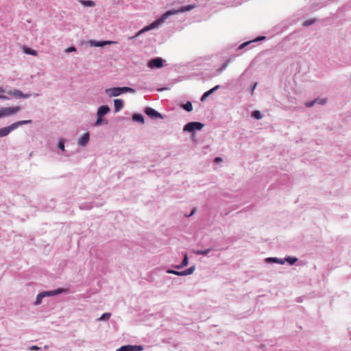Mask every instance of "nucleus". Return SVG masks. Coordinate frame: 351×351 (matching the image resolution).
Listing matches in <instances>:
<instances>
[{
	"label": "nucleus",
	"mask_w": 351,
	"mask_h": 351,
	"mask_svg": "<svg viewBox=\"0 0 351 351\" xmlns=\"http://www.w3.org/2000/svg\"><path fill=\"white\" fill-rule=\"evenodd\" d=\"M126 93H135L136 90L134 88L123 86V87H112L106 88L105 90V93L109 97H118L121 95V94Z\"/></svg>",
	"instance_id": "f03ea898"
},
{
	"label": "nucleus",
	"mask_w": 351,
	"mask_h": 351,
	"mask_svg": "<svg viewBox=\"0 0 351 351\" xmlns=\"http://www.w3.org/2000/svg\"><path fill=\"white\" fill-rule=\"evenodd\" d=\"M211 251V248H208L205 250H197L195 252L197 255H207Z\"/></svg>",
	"instance_id": "b1692460"
},
{
	"label": "nucleus",
	"mask_w": 351,
	"mask_h": 351,
	"mask_svg": "<svg viewBox=\"0 0 351 351\" xmlns=\"http://www.w3.org/2000/svg\"><path fill=\"white\" fill-rule=\"evenodd\" d=\"M229 63H230V60H226V61L223 63V64L222 65V66H221V69H220V70H221V71H222V70L226 69V67L228 66V65L229 64Z\"/></svg>",
	"instance_id": "4c0bfd02"
},
{
	"label": "nucleus",
	"mask_w": 351,
	"mask_h": 351,
	"mask_svg": "<svg viewBox=\"0 0 351 351\" xmlns=\"http://www.w3.org/2000/svg\"><path fill=\"white\" fill-rule=\"evenodd\" d=\"M189 264V259L186 253L184 254V258L181 263V267H186Z\"/></svg>",
	"instance_id": "c756f323"
},
{
	"label": "nucleus",
	"mask_w": 351,
	"mask_h": 351,
	"mask_svg": "<svg viewBox=\"0 0 351 351\" xmlns=\"http://www.w3.org/2000/svg\"><path fill=\"white\" fill-rule=\"evenodd\" d=\"M284 260H285V263L287 262L291 265H294L298 261V258L296 257H291V256H288L287 258H284Z\"/></svg>",
	"instance_id": "412c9836"
},
{
	"label": "nucleus",
	"mask_w": 351,
	"mask_h": 351,
	"mask_svg": "<svg viewBox=\"0 0 351 351\" xmlns=\"http://www.w3.org/2000/svg\"><path fill=\"white\" fill-rule=\"evenodd\" d=\"M90 140V135L88 132L84 134L78 140V145L84 147L86 146Z\"/></svg>",
	"instance_id": "9d476101"
},
{
	"label": "nucleus",
	"mask_w": 351,
	"mask_h": 351,
	"mask_svg": "<svg viewBox=\"0 0 351 351\" xmlns=\"http://www.w3.org/2000/svg\"><path fill=\"white\" fill-rule=\"evenodd\" d=\"M40 348L38 347L37 346H32L29 348L30 350H38Z\"/></svg>",
	"instance_id": "58836bf2"
},
{
	"label": "nucleus",
	"mask_w": 351,
	"mask_h": 351,
	"mask_svg": "<svg viewBox=\"0 0 351 351\" xmlns=\"http://www.w3.org/2000/svg\"><path fill=\"white\" fill-rule=\"evenodd\" d=\"M21 110L20 106L14 107H3L0 108V119L8 117L16 114Z\"/></svg>",
	"instance_id": "20e7f679"
},
{
	"label": "nucleus",
	"mask_w": 351,
	"mask_h": 351,
	"mask_svg": "<svg viewBox=\"0 0 351 351\" xmlns=\"http://www.w3.org/2000/svg\"><path fill=\"white\" fill-rule=\"evenodd\" d=\"M317 99V104H319V105H322V106H324L326 102H327V99Z\"/></svg>",
	"instance_id": "e433bc0d"
},
{
	"label": "nucleus",
	"mask_w": 351,
	"mask_h": 351,
	"mask_svg": "<svg viewBox=\"0 0 351 351\" xmlns=\"http://www.w3.org/2000/svg\"><path fill=\"white\" fill-rule=\"evenodd\" d=\"M5 90H4V88L3 87H0V93H5Z\"/></svg>",
	"instance_id": "c03bdc74"
},
{
	"label": "nucleus",
	"mask_w": 351,
	"mask_h": 351,
	"mask_svg": "<svg viewBox=\"0 0 351 351\" xmlns=\"http://www.w3.org/2000/svg\"><path fill=\"white\" fill-rule=\"evenodd\" d=\"M145 112L147 116H149L152 119H156L163 118L162 115L160 113H159L158 112H157L156 110L150 107L145 108Z\"/></svg>",
	"instance_id": "423d86ee"
},
{
	"label": "nucleus",
	"mask_w": 351,
	"mask_h": 351,
	"mask_svg": "<svg viewBox=\"0 0 351 351\" xmlns=\"http://www.w3.org/2000/svg\"><path fill=\"white\" fill-rule=\"evenodd\" d=\"M89 43L93 47H104L105 45H112L116 43L114 41L106 40V41H97L91 40Z\"/></svg>",
	"instance_id": "1a4fd4ad"
},
{
	"label": "nucleus",
	"mask_w": 351,
	"mask_h": 351,
	"mask_svg": "<svg viewBox=\"0 0 351 351\" xmlns=\"http://www.w3.org/2000/svg\"><path fill=\"white\" fill-rule=\"evenodd\" d=\"M215 160H216V161H221V159L220 158H218V157H217V158H215Z\"/></svg>",
	"instance_id": "de8ad7c7"
},
{
	"label": "nucleus",
	"mask_w": 351,
	"mask_h": 351,
	"mask_svg": "<svg viewBox=\"0 0 351 351\" xmlns=\"http://www.w3.org/2000/svg\"><path fill=\"white\" fill-rule=\"evenodd\" d=\"M34 96H38V93L34 94Z\"/></svg>",
	"instance_id": "8fccbe9b"
},
{
	"label": "nucleus",
	"mask_w": 351,
	"mask_h": 351,
	"mask_svg": "<svg viewBox=\"0 0 351 351\" xmlns=\"http://www.w3.org/2000/svg\"><path fill=\"white\" fill-rule=\"evenodd\" d=\"M219 88H220V86L219 85H217L215 87H213V88H211L210 90H212V92L213 93L215 90H218Z\"/></svg>",
	"instance_id": "a19ab883"
},
{
	"label": "nucleus",
	"mask_w": 351,
	"mask_h": 351,
	"mask_svg": "<svg viewBox=\"0 0 351 351\" xmlns=\"http://www.w3.org/2000/svg\"><path fill=\"white\" fill-rule=\"evenodd\" d=\"M163 66V60L161 58L152 59L148 62V66L150 68H161Z\"/></svg>",
	"instance_id": "0eeeda50"
},
{
	"label": "nucleus",
	"mask_w": 351,
	"mask_h": 351,
	"mask_svg": "<svg viewBox=\"0 0 351 351\" xmlns=\"http://www.w3.org/2000/svg\"><path fill=\"white\" fill-rule=\"evenodd\" d=\"M125 347H126L127 351H141L143 350V348L141 346L126 345Z\"/></svg>",
	"instance_id": "dca6fc26"
},
{
	"label": "nucleus",
	"mask_w": 351,
	"mask_h": 351,
	"mask_svg": "<svg viewBox=\"0 0 351 351\" xmlns=\"http://www.w3.org/2000/svg\"><path fill=\"white\" fill-rule=\"evenodd\" d=\"M261 40H263V36H260L258 37H257L256 38L252 40H250V41H247V42H245L243 43H242L241 45H240L238 47V49H242L243 48H245V47L248 46V45H250L252 44H254L256 42H258V41H261Z\"/></svg>",
	"instance_id": "9b49d317"
},
{
	"label": "nucleus",
	"mask_w": 351,
	"mask_h": 351,
	"mask_svg": "<svg viewBox=\"0 0 351 351\" xmlns=\"http://www.w3.org/2000/svg\"><path fill=\"white\" fill-rule=\"evenodd\" d=\"M49 346H44V350H47L49 349Z\"/></svg>",
	"instance_id": "49530a36"
},
{
	"label": "nucleus",
	"mask_w": 351,
	"mask_h": 351,
	"mask_svg": "<svg viewBox=\"0 0 351 351\" xmlns=\"http://www.w3.org/2000/svg\"><path fill=\"white\" fill-rule=\"evenodd\" d=\"M195 212V209H193L190 215H188V217L192 216Z\"/></svg>",
	"instance_id": "a18cd8bd"
},
{
	"label": "nucleus",
	"mask_w": 351,
	"mask_h": 351,
	"mask_svg": "<svg viewBox=\"0 0 351 351\" xmlns=\"http://www.w3.org/2000/svg\"><path fill=\"white\" fill-rule=\"evenodd\" d=\"M317 99H314L311 101L305 103V106L307 108L312 107L314 104H317Z\"/></svg>",
	"instance_id": "72a5a7b5"
},
{
	"label": "nucleus",
	"mask_w": 351,
	"mask_h": 351,
	"mask_svg": "<svg viewBox=\"0 0 351 351\" xmlns=\"http://www.w3.org/2000/svg\"><path fill=\"white\" fill-rule=\"evenodd\" d=\"M116 351H127L125 346H123L121 348H118Z\"/></svg>",
	"instance_id": "ea45409f"
},
{
	"label": "nucleus",
	"mask_w": 351,
	"mask_h": 351,
	"mask_svg": "<svg viewBox=\"0 0 351 351\" xmlns=\"http://www.w3.org/2000/svg\"><path fill=\"white\" fill-rule=\"evenodd\" d=\"M204 127V124L200 122H189L186 124L183 128L184 132H191L196 130H201Z\"/></svg>",
	"instance_id": "39448f33"
},
{
	"label": "nucleus",
	"mask_w": 351,
	"mask_h": 351,
	"mask_svg": "<svg viewBox=\"0 0 351 351\" xmlns=\"http://www.w3.org/2000/svg\"><path fill=\"white\" fill-rule=\"evenodd\" d=\"M183 108L187 112H191L193 110V106L191 102L187 101L184 106Z\"/></svg>",
	"instance_id": "a878e982"
},
{
	"label": "nucleus",
	"mask_w": 351,
	"mask_h": 351,
	"mask_svg": "<svg viewBox=\"0 0 351 351\" xmlns=\"http://www.w3.org/2000/svg\"><path fill=\"white\" fill-rule=\"evenodd\" d=\"M114 112H118L123 108V101L120 99H114Z\"/></svg>",
	"instance_id": "ddd939ff"
},
{
	"label": "nucleus",
	"mask_w": 351,
	"mask_h": 351,
	"mask_svg": "<svg viewBox=\"0 0 351 351\" xmlns=\"http://www.w3.org/2000/svg\"><path fill=\"white\" fill-rule=\"evenodd\" d=\"M58 147L62 151H64V140L63 138H60L58 143Z\"/></svg>",
	"instance_id": "7c9ffc66"
},
{
	"label": "nucleus",
	"mask_w": 351,
	"mask_h": 351,
	"mask_svg": "<svg viewBox=\"0 0 351 351\" xmlns=\"http://www.w3.org/2000/svg\"><path fill=\"white\" fill-rule=\"evenodd\" d=\"M315 22V20L314 19H310V20H307V21H305L303 23V25L304 27H308L312 24H313Z\"/></svg>",
	"instance_id": "f704fd0d"
},
{
	"label": "nucleus",
	"mask_w": 351,
	"mask_h": 351,
	"mask_svg": "<svg viewBox=\"0 0 351 351\" xmlns=\"http://www.w3.org/2000/svg\"><path fill=\"white\" fill-rule=\"evenodd\" d=\"M211 94H213V92H212V90L210 89L209 90H208V91L205 92V93L203 94V95L202 96V97H201V99H200V100H201L202 101H205V100L206 99V98H207L208 97H209Z\"/></svg>",
	"instance_id": "cd10ccee"
},
{
	"label": "nucleus",
	"mask_w": 351,
	"mask_h": 351,
	"mask_svg": "<svg viewBox=\"0 0 351 351\" xmlns=\"http://www.w3.org/2000/svg\"><path fill=\"white\" fill-rule=\"evenodd\" d=\"M110 110V109L108 106H101L97 110V115H99V117L101 116L103 117L104 115L108 113Z\"/></svg>",
	"instance_id": "f8f14e48"
},
{
	"label": "nucleus",
	"mask_w": 351,
	"mask_h": 351,
	"mask_svg": "<svg viewBox=\"0 0 351 351\" xmlns=\"http://www.w3.org/2000/svg\"><path fill=\"white\" fill-rule=\"evenodd\" d=\"M287 97L291 104H296L297 103V98L295 95V93L293 95H291L289 92H287Z\"/></svg>",
	"instance_id": "aec40b11"
},
{
	"label": "nucleus",
	"mask_w": 351,
	"mask_h": 351,
	"mask_svg": "<svg viewBox=\"0 0 351 351\" xmlns=\"http://www.w3.org/2000/svg\"><path fill=\"white\" fill-rule=\"evenodd\" d=\"M8 94L12 95L16 98H29L32 94H23L21 90L18 89L11 90L8 92Z\"/></svg>",
	"instance_id": "6e6552de"
},
{
	"label": "nucleus",
	"mask_w": 351,
	"mask_h": 351,
	"mask_svg": "<svg viewBox=\"0 0 351 351\" xmlns=\"http://www.w3.org/2000/svg\"><path fill=\"white\" fill-rule=\"evenodd\" d=\"M24 52L27 54L32 55L34 56H36L38 55L37 51L28 47L24 48Z\"/></svg>",
	"instance_id": "4be33fe9"
},
{
	"label": "nucleus",
	"mask_w": 351,
	"mask_h": 351,
	"mask_svg": "<svg viewBox=\"0 0 351 351\" xmlns=\"http://www.w3.org/2000/svg\"><path fill=\"white\" fill-rule=\"evenodd\" d=\"M93 207L92 204H87V203H83L80 205V208L82 210H88L91 209Z\"/></svg>",
	"instance_id": "bb28decb"
},
{
	"label": "nucleus",
	"mask_w": 351,
	"mask_h": 351,
	"mask_svg": "<svg viewBox=\"0 0 351 351\" xmlns=\"http://www.w3.org/2000/svg\"><path fill=\"white\" fill-rule=\"evenodd\" d=\"M97 121L95 123L96 125H100L102 123L106 124L108 123L107 121H104L102 119V117H101V116L99 117V115H97Z\"/></svg>",
	"instance_id": "c85d7f7f"
},
{
	"label": "nucleus",
	"mask_w": 351,
	"mask_h": 351,
	"mask_svg": "<svg viewBox=\"0 0 351 351\" xmlns=\"http://www.w3.org/2000/svg\"><path fill=\"white\" fill-rule=\"evenodd\" d=\"M47 296H49V293H47V291H43L42 293H40L36 297V299L34 302V305L37 306L41 304L42 300Z\"/></svg>",
	"instance_id": "4468645a"
},
{
	"label": "nucleus",
	"mask_w": 351,
	"mask_h": 351,
	"mask_svg": "<svg viewBox=\"0 0 351 351\" xmlns=\"http://www.w3.org/2000/svg\"><path fill=\"white\" fill-rule=\"evenodd\" d=\"M195 269V267L191 266L189 268H188L187 269L181 271V276L191 275L194 272Z\"/></svg>",
	"instance_id": "a211bd4d"
},
{
	"label": "nucleus",
	"mask_w": 351,
	"mask_h": 351,
	"mask_svg": "<svg viewBox=\"0 0 351 351\" xmlns=\"http://www.w3.org/2000/svg\"><path fill=\"white\" fill-rule=\"evenodd\" d=\"M65 53H69L71 52L76 51V48L75 47H70L65 49Z\"/></svg>",
	"instance_id": "c9c22d12"
},
{
	"label": "nucleus",
	"mask_w": 351,
	"mask_h": 351,
	"mask_svg": "<svg viewBox=\"0 0 351 351\" xmlns=\"http://www.w3.org/2000/svg\"><path fill=\"white\" fill-rule=\"evenodd\" d=\"M64 291L63 289H57L53 291H49L47 293H49V296H53L60 293H62Z\"/></svg>",
	"instance_id": "6ab92c4d"
},
{
	"label": "nucleus",
	"mask_w": 351,
	"mask_h": 351,
	"mask_svg": "<svg viewBox=\"0 0 351 351\" xmlns=\"http://www.w3.org/2000/svg\"><path fill=\"white\" fill-rule=\"evenodd\" d=\"M132 119L134 121L144 123V117L141 114H134L132 116Z\"/></svg>",
	"instance_id": "f3484780"
},
{
	"label": "nucleus",
	"mask_w": 351,
	"mask_h": 351,
	"mask_svg": "<svg viewBox=\"0 0 351 351\" xmlns=\"http://www.w3.org/2000/svg\"><path fill=\"white\" fill-rule=\"evenodd\" d=\"M82 3L85 6L92 7L95 5V2L92 1H82Z\"/></svg>",
	"instance_id": "2f4dec72"
},
{
	"label": "nucleus",
	"mask_w": 351,
	"mask_h": 351,
	"mask_svg": "<svg viewBox=\"0 0 351 351\" xmlns=\"http://www.w3.org/2000/svg\"><path fill=\"white\" fill-rule=\"evenodd\" d=\"M197 5L195 4L192 5H188L185 6H181L179 9H173L167 11L165 13H164L160 18L151 23L149 25H147L143 28L141 30H140L134 36L132 37L131 39L135 38L138 36H139L143 33L149 31L151 29H155L158 27L160 25H161L162 23H164L169 16L172 15H175L181 12H188L191 11L195 8H196Z\"/></svg>",
	"instance_id": "f257e3e1"
},
{
	"label": "nucleus",
	"mask_w": 351,
	"mask_h": 351,
	"mask_svg": "<svg viewBox=\"0 0 351 351\" xmlns=\"http://www.w3.org/2000/svg\"><path fill=\"white\" fill-rule=\"evenodd\" d=\"M0 99H8V97L7 96L0 95Z\"/></svg>",
	"instance_id": "79ce46f5"
},
{
	"label": "nucleus",
	"mask_w": 351,
	"mask_h": 351,
	"mask_svg": "<svg viewBox=\"0 0 351 351\" xmlns=\"http://www.w3.org/2000/svg\"><path fill=\"white\" fill-rule=\"evenodd\" d=\"M173 267L176 268V269H182L184 267H181V264H180V265H175V266H173Z\"/></svg>",
	"instance_id": "37998d69"
},
{
	"label": "nucleus",
	"mask_w": 351,
	"mask_h": 351,
	"mask_svg": "<svg viewBox=\"0 0 351 351\" xmlns=\"http://www.w3.org/2000/svg\"><path fill=\"white\" fill-rule=\"evenodd\" d=\"M110 317H111L110 313H105L100 317H99L97 320V321H107L110 318Z\"/></svg>",
	"instance_id": "5701e85b"
},
{
	"label": "nucleus",
	"mask_w": 351,
	"mask_h": 351,
	"mask_svg": "<svg viewBox=\"0 0 351 351\" xmlns=\"http://www.w3.org/2000/svg\"><path fill=\"white\" fill-rule=\"evenodd\" d=\"M256 85V84H254V86H253L252 90H254L255 88Z\"/></svg>",
	"instance_id": "09e8293b"
},
{
	"label": "nucleus",
	"mask_w": 351,
	"mask_h": 351,
	"mask_svg": "<svg viewBox=\"0 0 351 351\" xmlns=\"http://www.w3.org/2000/svg\"><path fill=\"white\" fill-rule=\"evenodd\" d=\"M252 117L256 119H261L262 118V114L259 110H254L252 113Z\"/></svg>",
	"instance_id": "393cba45"
},
{
	"label": "nucleus",
	"mask_w": 351,
	"mask_h": 351,
	"mask_svg": "<svg viewBox=\"0 0 351 351\" xmlns=\"http://www.w3.org/2000/svg\"><path fill=\"white\" fill-rule=\"evenodd\" d=\"M32 120L19 121L15 123H13L12 124H11L9 126L0 128V137L6 136L11 132L17 129L19 127L23 125L30 124V123H32Z\"/></svg>",
	"instance_id": "7ed1b4c3"
},
{
	"label": "nucleus",
	"mask_w": 351,
	"mask_h": 351,
	"mask_svg": "<svg viewBox=\"0 0 351 351\" xmlns=\"http://www.w3.org/2000/svg\"><path fill=\"white\" fill-rule=\"evenodd\" d=\"M167 273L181 276V271H178L173 270V269H168L167 270Z\"/></svg>",
	"instance_id": "473e14b6"
},
{
	"label": "nucleus",
	"mask_w": 351,
	"mask_h": 351,
	"mask_svg": "<svg viewBox=\"0 0 351 351\" xmlns=\"http://www.w3.org/2000/svg\"><path fill=\"white\" fill-rule=\"evenodd\" d=\"M265 261L267 262V263H278L280 265L285 264L284 258L282 259V258H267L265 259Z\"/></svg>",
	"instance_id": "2eb2a0df"
}]
</instances>
